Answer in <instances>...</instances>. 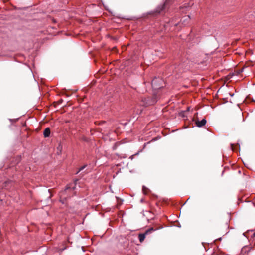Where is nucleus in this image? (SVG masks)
<instances>
[{
    "instance_id": "obj_6",
    "label": "nucleus",
    "mask_w": 255,
    "mask_h": 255,
    "mask_svg": "<svg viewBox=\"0 0 255 255\" xmlns=\"http://www.w3.org/2000/svg\"><path fill=\"white\" fill-rule=\"evenodd\" d=\"M190 16L189 15H186L182 18L181 21H182L183 24L186 25V23H185V22L189 21L190 20Z\"/></svg>"
},
{
    "instance_id": "obj_16",
    "label": "nucleus",
    "mask_w": 255,
    "mask_h": 255,
    "mask_svg": "<svg viewBox=\"0 0 255 255\" xmlns=\"http://www.w3.org/2000/svg\"><path fill=\"white\" fill-rule=\"evenodd\" d=\"M80 171H79V170L76 173V174H78Z\"/></svg>"
},
{
    "instance_id": "obj_18",
    "label": "nucleus",
    "mask_w": 255,
    "mask_h": 255,
    "mask_svg": "<svg viewBox=\"0 0 255 255\" xmlns=\"http://www.w3.org/2000/svg\"><path fill=\"white\" fill-rule=\"evenodd\" d=\"M109 188H111V185L110 184L109 185Z\"/></svg>"
},
{
    "instance_id": "obj_19",
    "label": "nucleus",
    "mask_w": 255,
    "mask_h": 255,
    "mask_svg": "<svg viewBox=\"0 0 255 255\" xmlns=\"http://www.w3.org/2000/svg\"><path fill=\"white\" fill-rule=\"evenodd\" d=\"M65 248L61 249V251H63Z\"/></svg>"
},
{
    "instance_id": "obj_13",
    "label": "nucleus",
    "mask_w": 255,
    "mask_h": 255,
    "mask_svg": "<svg viewBox=\"0 0 255 255\" xmlns=\"http://www.w3.org/2000/svg\"><path fill=\"white\" fill-rule=\"evenodd\" d=\"M123 127V125L121 124L120 127H118V128H120L121 127Z\"/></svg>"
},
{
    "instance_id": "obj_21",
    "label": "nucleus",
    "mask_w": 255,
    "mask_h": 255,
    "mask_svg": "<svg viewBox=\"0 0 255 255\" xmlns=\"http://www.w3.org/2000/svg\"><path fill=\"white\" fill-rule=\"evenodd\" d=\"M77 181H78V179H77L76 181H75V182H77Z\"/></svg>"
},
{
    "instance_id": "obj_17",
    "label": "nucleus",
    "mask_w": 255,
    "mask_h": 255,
    "mask_svg": "<svg viewBox=\"0 0 255 255\" xmlns=\"http://www.w3.org/2000/svg\"><path fill=\"white\" fill-rule=\"evenodd\" d=\"M114 49H115V47H113V49H112L113 52H114Z\"/></svg>"
},
{
    "instance_id": "obj_15",
    "label": "nucleus",
    "mask_w": 255,
    "mask_h": 255,
    "mask_svg": "<svg viewBox=\"0 0 255 255\" xmlns=\"http://www.w3.org/2000/svg\"><path fill=\"white\" fill-rule=\"evenodd\" d=\"M143 192L145 193V187H143Z\"/></svg>"
},
{
    "instance_id": "obj_12",
    "label": "nucleus",
    "mask_w": 255,
    "mask_h": 255,
    "mask_svg": "<svg viewBox=\"0 0 255 255\" xmlns=\"http://www.w3.org/2000/svg\"><path fill=\"white\" fill-rule=\"evenodd\" d=\"M115 133L118 134V132H119V131L118 130H115Z\"/></svg>"
},
{
    "instance_id": "obj_10",
    "label": "nucleus",
    "mask_w": 255,
    "mask_h": 255,
    "mask_svg": "<svg viewBox=\"0 0 255 255\" xmlns=\"http://www.w3.org/2000/svg\"><path fill=\"white\" fill-rule=\"evenodd\" d=\"M17 120H18V119H14V120H12V119H9V120H10V121H17Z\"/></svg>"
},
{
    "instance_id": "obj_2",
    "label": "nucleus",
    "mask_w": 255,
    "mask_h": 255,
    "mask_svg": "<svg viewBox=\"0 0 255 255\" xmlns=\"http://www.w3.org/2000/svg\"><path fill=\"white\" fill-rule=\"evenodd\" d=\"M153 230V228H151L146 231V232L144 234H140L138 235V239L140 242H142L145 238V235L147 234L148 233L151 232Z\"/></svg>"
},
{
    "instance_id": "obj_5",
    "label": "nucleus",
    "mask_w": 255,
    "mask_h": 255,
    "mask_svg": "<svg viewBox=\"0 0 255 255\" xmlns=\"http://www.w3.org/2000/svg\"><path fill=\"white\" fill-rule=\"evenodd\" d=\"M50 134V129L49 128H47L45 129L43 132V135L45 137H48Z\"/></svg>"
},
{
    "instance_id": "obj_1",
    "label": "nucleus",
    "mask_w": 255,
    "mask_h": 255,
    "mask_svg": "<svg viewBox=\"0 0 255 255\" xmlns=\"http://www.w3.org/2000/svg\"><path fill=\"white\" fill-rule=\"evenodd\" d=\"M162 82V80L160 78H154L152 81V87L155 89H159L162 87L158 85V84Z\"/></svg>"
},
{
    "instance_id": "obj_11",
    "label": "nucleus",
    "mask_w": 255,
    "mask_h": 255,
    "mask_svg": "<svg viewBox=\"0 0 255 255\" xmlns=\"http://www.w3.org/2000/svg\"><path fill=\"white\" fill-rule=\"evenodd\" d=\"M70 187H69V186H67V187L66 188V190H68V189H70Z\"/></svg>"
},
{
    "instance_id": "obj_22",
    "label": "nucleus",
    "mask_w": 255,
    "mask_h": 255,
    "mask_svg": "<svg viewBox=\"0 0 255 255\" xmlns=\"http://www.w3.org/2000/svg\"><path fill=\"white\" fill-rule=\"evenodd\" d=\"M73 189H75V187H72Z\"/></svg>"
},
{
    "instance_id": "obj_14",
    "label": "nucleus",
    "mask_w": 255,
    "mask_h": 255,
    "mask_svg": "<svg viewBox=\"0 0 255 255\" xmlns=\"http://www.w3.org/2000/svg\"><path fill=\"white\" fill-rule=\"evenodd\" d=\"M61 147H60V146L58 147V149L60 151L61 150Z\"/></svg>"
},
{
    "instance_id": "obj_4",
    "label": "nucleus",
    "mask_w": 255,
    "mask_h": 255,
    "mask_svg": "<svg viewBox=\"0 0 255 255\" xmlns=\"http://www.w3.org/2000/svg\"><path fill=\"white\" fill-rule=\"evenodd\" d=\"M168 0H166L163 5H162L161 7H159L157 9V12L159 13H161L162 11H163L166 6V5L168 4Z\"/></svg>"
},
{
    "instance_id": "obj_20",
    "label": "nucleus",
    "mask_w": 255,
    "mask_h": 255,
    "mask_svg": "<svg viewBox=\"0 0 255 255\" xmlns=\"http://www.w3.org/2000/svg\"><path fill=\"white\" fill-rule=\"evenodd\" d=\"M48 192L50 193V189L48 190Z\"/></svg>"
},
{
    "instance_id": "obj_7",
    "label": "nucleus",
    "mask_w": 255,
    "mask_h": 255,
    "mask_svg": "<svg viewBox=\"0 0 255 255\" xmlns=\"http://www.w3.org/2000/svg\"><path fill=\"white\" fill-rule=\"evenodd\" d=\"M116 198H117V201L118 202L117 207L118 208L119 206H120L122 204V201L121 199H120L117 197H116Z\"/></svg>"
},
{
    "instance_id": "obj_8",
    "label": "nucleus",
    "mask_w": 255,
    "mask_h": 255,
    "mask_svg": "<svg viewBox=\"0 0 255 255\" xmlns=\"http://www.w3.org/2000/svg\"><path fill=\"white\" fill-rule=\"evenodd\" d=\"M87 166V165H84V166H82L81 168L79 169V171H82L84 169H85Z\"/></svg>"
},
{
    "instance_id": "obj_9",
    "label": "nucleus",
    "mask_w": 255,
    "mask_h": 255,
    "mask_svg": "<svg viewBox=\"0 0 255 255\" xmlns=\"http://www.w3.org/2000/svg\"><path fill=\"white\" fill-rule=\"evenodd\" d=\"M150 104H152V103L146 102V103L144 104V105H145V106H148V105H150Z\"/></svg>"
},
{
    "instance_id": "obj_3",
    "label": "nucleus",
    "mask_w": 255,
    "mask_h": 255,
    "mask_svg": "<svg viewBox=\"0 0 255 255\" xmlns=\"http://www.w3.org/2000/svg\"><path fill=\"white\" fill-rule=\"evenodd\" d=\"M206 123V120L205 119H203L201 121H197L196 122V124L197 126L199 127H201L204 126Z\"/></svg>"
}]
</instances>
